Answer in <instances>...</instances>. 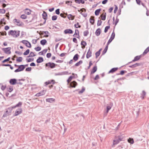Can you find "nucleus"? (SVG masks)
Here are the masks:
<instances>
[{
  "label": "nucleus",
  "instance_id": "1",
  "mask_svg": "<svg viewBox=\"0 0 149 149\" xmlns=\"http://www.w3.org/2000/svg\"><path fill=\"white\" fill-rule=\"evenodd\" d=\"M20 31H15L11 30L8 32L9 35H11L14 37H17L19 35Z\"/></svg>",
  "mask_w": 149,
  "mask_h": 149
},
{
  "label": "nucleus",
  "instance_id": "2",
  "mask_svg": "<svg viewBox=\"0 0 149 149\" xmlns=\"http://www.w3.org/2000/svg\"><path fill=\"white\" fill-rule=\"evenodd\" d=\"M123 138V136H118L116 137L115 139L113 140V146H115L120 141L122 140Z\"/></svg>",
  "mask_w": 149,
  "mask_h": 149
},
{
  "label": "nucleus",
  "instance_id": "3",
  "mask_svg": "<svg viewBox=\"0 0 149 149\" xmlns=\"http://www.w3.org/2000/svg\"><path fill=\"white\" fill-rule=\"evenodd\" d=\"M14 109L13 107H10L8 108L6 111L5 113L3 115V117H5L7 116H8L10 114L11 111L13 109Z\"/></svg>",
  "mask_w": 149,
  "mask_h": 149
},
{
  "label": "nucleus",
  "instance_id": "4",
  "mask_svg": "<svg viewBox=\"0 0 149 149\" xmlns=\"http://www.w3.org/2000/svg\"><path fill=\"white\" fill-rule=\"evenodd\" d=\"M11 48L8 47L6 48H3L2 49V50L6 54H10L11 53L10 50Z\"/></svg>",
  "mask_w": 149,
  "mask_h": 149
},
{
  "label": "nucleus",
  "instance_id": "5",
  "mask_svg": "<svg viewBox=\"0 0 149 149\" xmlns=\"http://www.w3.org/2000/svg\"><path fill=\"white\" fill-rule=\"evenodd\" d=\"M13 22L18 26H22L23 24V23L19 19H14L13 20Z\"/></svg>",
  "mask_w": 149,
  "mask_h": 149
},
{
  "label": "nucleus",
  "instance_id": "6",
  "mask_svg": "<svg viewBox=\"0 0 149 149\" xmlns=\"http://www.w3.org/2000/svg\"><path fill=\"white\" fill-rule=\"evenodd\" d=\"M113 106V104L111 103H110L109 104H107V110L104 112V113L107 115L109 111L111 109Z\"/></svg>",
  "mask_w": 149,
  "mask_h": 149
},
{
  "label": "nucleus",
  "instance_id": "7",
  "mask_svg": "<svg viewBox=\"0 0 149 149\" xmlns=\"http://www.w3.org/2000/svg\"><path fill=\"white\" fill-rule=\"evenodd\" d=\"M22 42L28 47L30 48L31 47V45L30 43L27 41L26 40H23L22 41Z\"/></svg>",
  "mask_w": 149,
  "mask_h": 149
},
{
  "label": "nucleus",
  "instance_id": "8",
  "mask_svg": "<svg viewBox=\"0 0 149 149\" xmlns=\"http://www.w3.org/2000/svg\"><path fill=\"white\" fill-rule=\"evenodd\" d=\"M115 36V33L113 32L112 34L110 39L108 40V41L107 42V45H109V44L111 42L114 38Z\"/></svg>",
  "mask_w": 149,
  "mask_h": 149
},
{
  "label": "nucleus",
  "instance_id": "9",
  "mask_svg": "<svg viewBox=\"0 0 149 149\" xmlns=\"http://www.w3.org/2000/svg\"><path fill=\"white\" fill-rule=\"evenodd\" d=\"M46 67L49 66L51 68H53L55 66V64L54 63H49L45 65Z\"/></svg>",
  "mask_w": 149,
  "mask_h": 149
},
{
  "label": "nucleus",
  "instance_id": "10",
  "mask_svg": "<svg viewBox=\"0 0 149 149\" xmlns=\"http://www.w3.org/2000/svg\"><path fill=\"white\" fill-rule=\"evenodd\" d=\"M22 109L21 108L18 109L16 110L15 113V116H17L22 113Z\"/></svg>",
  "mask_w": 149,
  "mask_h": 149
},
{
  "label": "nucleus",
  "instance_id": "11",
  "mask_svg": "<svg viewBox=\"0 0 149 149\" xmlns=\"http://www.w3.org/2000/svg\"><path fill=\"white\" fill-rule=\"evenodd\" d=\"M9 83L11 85H15L17 83V80L15 79H11L9 81Z\"/></svg>",
  "mask_w": 149,
  "mask_h": 149
},
{
  "label": "nucleus",
  "instance_id": "12",
  "mask_svg": "<svg viewBox=\"0 0 149 149\" xmlns=\"http://www.w3.org/2000/svg\"><path fill=\"white\" fill-rule=\"evenodd\" d=\"M45 92H46V91L43 90V91H41V92H40L37 93L36 95L35 96H36L38 97V96H40L43 95L45 94Z\"/></svg>",
  "mask_w": 149,
  "mask_h": 149
},
{
  "label": "nucleus",
  "instance_id": "13",
  "mask_svg": "<svg viewBox=\"0 0 149 149\" xmlns=\"http://www.w3.org/2000/svg\"><path fill=\"white\" fill-rule=\"evenodd\" d=\"M46 100L47 102H49L50 103H53L55 101V99L53 98L46 99Z\"/></svg>",
  "mask_w": 149,
  "mask_h": 149
},
{
  "label": "nucleus",
  "instance_id": "14",
  "mask_svg": "<svg viewBox=\"0 0 149 149\" xmlns=\"http://www.w3.org/2000/svg\"><path fill=\"white\" fill-rule=\"evenodd\" d=\"M79 32L78 30L76 29L75 30V33L73 35V36L77 38H79Z\"/></svg>",
  "mask_w": 149,
  "mask_h": 149
},
{
  "label": "nucleus",
  "instance_id": "15",
  "mask_svg": "<svg viewBox=\"0 0 149 149\" xmlns=\"http://www.w3.org/2000/svg\"><path fill=\"white\" fill-rule=\"evenodd\" d=\"M55 83V81L54 80H52L45 82V84L46 85H47L50 84H53Z\"/></svg>",
  "mask_w": 149,
  "mask_h": 149
},
{
  "label": "nucleus",
  "instance_id": "16",
  "mask_svg": "<svg viewBox=\"0 0 149 149\" xmlns=\"http://www.w3.org/2000/svg\"><path fill=\"white\" fill-rule=\"evenodd\" d=\"M77 83L74 81H73L70 83V86L72 87H75L76 86H77Z\"/></svg>",
  "mask_w": 149,
  "mask_h": 149
},
{
  "label": "nucleus",
  "instance_id": "17",
  "mask_svg": "<svg viewBox=\"0 0 149 149\" xmlns=\"http://www.w3.org/2000/svg\"><path fill=\"white\" fill-rule=\"evenodd\" d=\"M72 31L70 29H67L64 31V33L65 34L72 33Z\"/></svg>",
  "mask_w": 149,
  "mask_h": 149
},
{
  "label": "nucleus",
  "instance_id": "18",
  "mask_svg": "<svg viewBox=\"0 0 149 149\" xmlns=\"http://www.w3.org/2000/svg\"><path fill=\"white\" fill-rule=\"evenodd\" d=\"M101 33V30L100 28L97 29L95 32V35L98 36L100 35Z\"/></svg>",
  "mask_w": 149,
  "mask_h": 149
},
{
  "label": "nucleus",
  "instance_id": "19",
  "mask_svg": "<svg viewBox=\"0 0 149 149\" xmlns=\"http://www.w3.org/2000/svg\"><path fill=\"white\" fill-rule=\"evenodd\" d=\"M24 12L26 14L28 15H29L31 13V11L30 10L27 8L25 10Z\"/></svg>",
  "mask_w": 149,
  "mask_h": 149
},
{
  "label": "nucleus",
  "instance_id": "20",
  "mask_svg": "<svg viewBox=\"0 0 149 149\" xmlns=\"http://www.w3.org/2000/svg\"><path fill=\"white\" fill-rule=\"evenodd\" d=\"M74 16H73L71 14H69L68 15V18L70 20H73L74 19Z\"/></svg>",
  "mask_w": 149,
  "mask_h": 149
},
{
  "label": "nucleus",
  "instance_id": "21",
  "mask_svg": "<svg viewBox=\"0 0 149 149\" xmlns=\"http://www.w3.org/2000/svg\"><path fill=\"white\" fill-rule=\"evenodd\" d=\"M18 68H19L20 71H23L25 68L24 65H19L18 66Z\"/></svg>",
  "mask_w": 149,
  "mask_h": 149
},
{
  "label": "nucleus",
  "instance_id": "22",
  "mask_svg": "<svg viewBox=\"0 0 149 149\" xmlns=\"http://www.w3.org/2000/svg\"><path fill=\"white\" fill-rule=\"evenodd\" d=\"M43 61V59L42 58L39 57L38 59H37L36 61L37 63H39L42 62Z\"/></svg>",
  "mask_w": 149,
  "mask_h": 149
},
{
  "label": "nucleus",
  "instance_id": "23",
  "mask_svg": "<svg viewBox=\"0 0 149 149\" xmlns=\"http://www.w3.org/2000/svg\"><path fill=\"white\" fill-rule=\"evenodd\" d=\"M94 17L91 16L90 19V22L92 24H93L94 22Z\"/></svg>",
  "mask_w": 149,
  "mask_h": 149
},
{
  "label": "nucleus",
  "instance_id": "24",
  "mask_svg": "<svg viewBox=\"0 0 149 149\" xmlns=\"http://www.w3.org/2000/svg\"><path fill=\"white\" fill-rule=\"evenodd\" d=\"M91 51H90V49H89L86 55L87 58H88L90 57L91 56Z\"/></svg>",
  "mask_w": 149,
  "mask_h": 149
},
{
  "label": "nucleus",
  "instance_id": "25",
  "mask_svg": "<svg viewBox=\"0 0 149 149\" xmlns=\"http://www.w3.org/2000/svg\"><path fill=\"white\" fill-rule=\"evenodd\" d=\"M75 1L77 3H81L83 4L84 3V1L83 0H75Z\"/></svg>",
  "mask_w": 149,
  "mask_h": 149
},
{
  "label": "nucleus",
  "instance_id": "26",
  "mask_svg": "<svg viewBox=\"0 0 149 149\" xmlns=\"http://www.w3.org/2000/svg\"><path fill=\"white\" fill-rule=\"evenodd\" d=\"M97 67L96 66L94 67L92 70L91 73L93 74L94 73L97 71Z\"/></svg>",
  "mask_w": 149,
  "mask_h": 149
},
{
  "label": "nucleus",
  "instance_id": "27",
  "mask_svg": "<svg viewBox=\"0 0 149 149\" xmlns=\"http://www.w3.org/2000/svg\"><path fill=\"white\" fill-rule=\"evenodd\" d=\"M118 69L117 68H112L109 72V73H113L116 71Z\"/></svg>",
  "mask_w": 149,
  "mask_h": 149
},
{
  "label": "nucleus",
  "instance_id": "28",
  "mask_svg": "<svg viewBox=\"0 0 149 149\" xmlns=\"http://www.w3.org/2000/svg\"><path fill=\"white\" fill-rule=\"evenodd\" d=\"M47 41L45 39L42 40L40 41V44L42 45H44L45 44Z\"/></svg>",
  "mask_w": 149,
  "mask_h": 149
},
{
  "label": "nucleus",
  "instance_id": "29",
  "mask_svg": "<svg viewBox=\"0 0 149 149\" xmlns=\"http://www.w3.org/2000/svg\"><path fill=\"white\" fill-rule=\"evenodd\" d=\"M81 45L82 46V48H84L85 47V46L86 45V43L85 41H82L81 43Z\"/></svg>",
  "mask_w": 149,
  "mask_h": 149
},
{
  "label": "nucleus",
  "instance_id": "30",
  "mask_svg": "<svg viewBox=\"0 0 149 149\" xmlns=\"http://www.w3.org/2000/svg\"><path fill=\"white\" fill-rule=\"evenodd\" d=\"M22 104L21 102H19L18 104H17L15 106L13 107V108H15L16 107H21Z\"/></svg>",
  "mask_w": 149,
  "mask_h": 149
},
{
  "label": "nucleus",
  "instance_id": "31",
  "mask_svg": "<svg viewBox=\"0 0 149 149\" xmlns=\"http://www.w3.org/2000/svg\"><path fill=\"white\" fill-rule=\"evenodd\" d=\"M128 141L131 144H132L134 143V141L133 139L130 138L128 139Z\"/></svg>",
  "mask_w": 149,
  "mask_h": 149
},
{
  "label": "nucleus",
  "instance_id": "32",
  "mask_svg": "<svg viewBox=\"0 0 149 149\" xmlns=\"http://www.w3.org/2000/svg\"><path fill=\"white\" fill-rule=\"evenodd\" d=\"M44 33L45 34H46L44 36L45 37H48L49 36V35H48V34H49V32L47 31H42V34L43 33Z\"/></svg>",
  "mask_w": 149,
  "mask_h": 149
},
{
  "label": "nucleus",
  "instance_id": "33",
  "mask_svg": "<svg viewBox=\"0 0 149 149\" xmlns=\"http://www.w3.org/2000/svg\"><path fill=\"white\" fill-rule=\"evenodd\" d=\"M140 58V57L139 56H137L135 57L134 59L133 60V62L139 60Z\"/></svg>",
  "mask_w": 149,
  "mask_h": 149
},
{
  "label": "nucleus",
  "instance_id": "34",
  "mask_svg": "<svg viewBox=\"0 0 149 149\" xmlns=\"http://www.w3.org/2000/svg\"><path fill=\"white\" fill-rule=\"evenodd\" d=\"M100 10H101L100 9H98L96 10L95 12V15H98L99 14Z\"/></svg>",
  "mask_w": 149,
  "mask_h": 149
},
{
  "label": "nucleus",
  "instance_id": "35",
  "mask_svg": "<svg viewBox=\"0 0 149 149\" xmlns=\"http://www.w3.org/2000/svg\"><path fill=\"white\" fill-rule=\"evenodd\" d=\"M47 49H44L42 51L40 52L39 53L41 54L42 55H44V54L47 52Z\"/></svg>",
  "mask_w": 149,
  "mask_h": 149
},
{
  "label": "nucleus",
  "instance_id": "36",
  "mask_svg": "<svg viewBox=\"0 0 149 149\" xmlns=\"http://www.w3.org/2000/svg\"><path fill=\"white\" fill-rule=\"evenodd\" d=\"M78 54H75L73 57V59L75 61H77L78 58Z\"/></svg>",
  "mask_w": 149,
  "mask_h": 149
},
{
  "label": "nucleus",
  "instance_id": "37",
  "mask_svg": "<svg viewBox=\"0 0 149 149\" xmlns=\"http://www.w3.org/2000/svg\"><path fill=\"white\" fill-rule=\"evenodd\" d=\"M140 65V64L139 63H136L135 64L133 65H132L130 66L129 67L131 68H133L139 65Z\"/></svg>",
  "mask_w": 149,
  "mask_h": 149
},
{
  "label": "nucleus",
  "instance_id": "38",
  "mask_svg": "<svg viewBox=\"0 0 149 149\" xmlns=\"http://www.w3.org/2000/svg\"><path fill=\"white\" fill-rule=\"evenodd\" d=\"M13 90V87L12 86H9L8 88V91L9 92H11Z\"/></svg>",
  "mask_w": 149,
  "mask_h": 149
},
{
  "label": "nucleus",
  "instance_id": "39",
  "mask_svg": "<svg viewBox=\"0 0 149 149\" xmlns=\"http://www.w3.org/2000/svg\"><path fill=\"white\" fill-rule=\"evenodd\" d=\"M82 63V61H79V62L75 64V66H78Z\"/></svg>",
  "mask_w": 149,
  "mask_h": 149
},
{
  "label": "nucleus",
  "instance_id": "40",
  "mask_svg": "<svg viewBox=\"0 0 149 149\" xmlns=\"http://www.w3.org/2000/svg\"><path fill=\"white\" fill-rule=\"evenodd\" d=\"M101 49H100L98 52H96L95 53L96 57L97 58L98 56L100 54V51L101 50Z\"/></svg>",
  "mask_w": 149,
  "mask_h": 149
},
{
  "label": "nucleus",
  "instance_id": "41",
  "mask_svg": "<svg viewBox=\"0 0 149 149\" xmlns=\"http://www.w3.org/2000/svg\"><path fill=\"white\" fill-rule=\"evenodd\" d=\"M47 13L45 12H44L43 14H42V17H43V18L44 19H45L46 18V16H47Z\"/></svg>",
  "mask_w": 149,
  "mask_h": 149
},
{
  "label": "nucleus",
  "instance_id": "42",
  "mask_svg": "<svg viewBox=\"0 0 149 149\" xmlns=\"http://www.w3.org/2000/svg\"><path fill=\"white\" fill-rule=\"evenodd\" d=\"M108 45H107V46H106V47H105V48L103 50V54H105L107 52V49H108Z\"/></svg>",
  "mask_w": 149,
  "mask_h": 149
},
{
  "label": "nucleus",
  "instance_id": "43",
  "mask_svg": "<svg viewBox=\"0 0 149 149\" xmlns=\"http://www.w3.org/2000/svg\"><path fill=\"white\" fill-rule=\"evenodd\" d=\"M73 77L72 76H70L69 78L67 80V81L68 83H69L72 80V78H73Z\"/></svg>",
  "mask_w": 149,
  "mask_h": 149
},
{
  "label": "nucleus",
  "instance_id": "44",
  "mask_svg": "<svg viewBox=\"0 0 149 149\" xmlns=\"http://www.w3.org/2000/svg\"><path fill=\"white\" fill-rule=\"evenodd\" d=\"M149 51V47H148L145 50L143 54H146Z\"/></svg>",
  "mask_w": 149,
  "mask_h": 149
},
{
  "label": "nucleus",
  "instance_id": "45",
  "mask_svg": "<svg viewBox=\"0 0 149 149\" xmlns=\"http://www.w3.org/2000/svg\"><path fill=\"white\" fill-rule=\"evenodd\" d=\"M22 57H19L16 60L17 61L19 62L22 61Z\"/></svg>",
  "mask_w": 149,
  "mask_h": 149
},
{
  "label": "nucleus",
  "instance_id": "46",
  "mask_svg": "<svg viewBox=\"0 0 149 149\" xmlns=\"http://www.w3.org/2000/svg\"><path fill=\"white\" fill-rule=\"evenodd\" d=\"M21 18L23 19H25L27 17L26 15L24 14L22 15L21 17Z\"/></svg>",
  "mask_w": 149,
  "mask_h": 149
},
{
  "label": "nucleus",
  "instance_id": "47",
  "mask_svg": "<svg viewBox=\"0 0 149 149\" xmlns=\"http://www.w3.org/2000/svg\"><path fill=\"white\" fill-rule=\"evenodd\" d=\"M29 52V50L28 49H27L26 52H24L23 54L24 55H26L28 54Z\"/></svg>",
  "mask_w": 149,
  "mask_h": 149
},
{
  "label": "nucleus",
  "instance_id": "48",
  "mask_svg": "<svg viewBox=\"0 0 149 149\" xmlns=\"http://www.w3.org/2000/svg\"><path fill=\"white\" fill-rule=\"evenodd\" d=\"M146 94V93L144 91H143L142 94V95L141 96L142 99H143L144 98V97L145 95Z\"/></svg>",
  "mask_w": 149,
  "mask_h": 149
},
{
  "label": "nucleus",
  "instance_id": "49",
  "mask_svg": "<svg viewBox=\"0 0 149 149\" xmlns=\"http://www.w3.org/2000/svg\"><path fill=\"white\" fill-rule=\"evenodd\" d=\"M101 17L102 18V20H104L105 19L106 15H101Z\"/></svg>",
  "mask_w": 149,
  "mask_h": 149
},
{
  "label": "nucleus",
  "instance_id": "50",
  "mask_svg": "<svg viewBox=\"0 0 149 149\" xmlns=\"http://www.w3.org/2000/svg\"><path fill=\"white\" fill-rule=\"evenodd\" d=\"M74 26L76 28L81 27V26L79 25V24L78 22H77V24L74 25Z\"/></svg>",
  "mask_w": 149,
  "mask_h": 149
},
{
  "label": "nucleus",
  "instance_id": "51",
  "mask_svg": "<svg viewBox=\"0 0 149 149\" xmlns=\"http://www.w3.org/2000/svg\"><path fill=\"white\" fill-rule=\"evenodd\" d=\"M6 11L5 9H0V13H5Z\"/></svg>",
  "mask_w": 149,
  "mask_h": 149
},
{
  "label": "nucleus",
  "instance_id": "52",
  "mask_svg": "<svg viewBox=\"0 0 149 149\" xmlns=\"http://www.w3.org/2000/svg\"><path fill=\"white\" fill-rule=\"evenodd\" d=\"M110 28V26H106L105 28V29H104V32L105 33H106L107 31H108V29H109V28Z\"/></svg>",
  "mask_w": 149,
  "mask_h": 149
},
{
  "label": "nucleus",
  "instance_id": "53",
  "mask_svg": "<svg viewBox=\"0 0 149 149\" xmlns=\"http://www.w3.org/2000/svg\"><path fill=\"white\" fill-rule=\"evenodd\" d=\"M57 17L56 15H54L52 17V19L53 20H55L57 19Z\"/></svg>",
  "mask_w": 149,
  "mask_h": 149
},
{
  "label": "nucleus",
  "instance_id": "54",
  "mask_svg": "<svg viewBox=\"0 0 149 149\" xmlns=\"http://www.w3.org/2000/svg\"><path fill=\"white\" fill-rule=\"evenodd\" d=\"M102 23V21L101 20H98L97 25L98 26H100L101 25V24Z\"/></svg>",
  "mask_w": 149,
  "mask_h": 149
},
{
  "label": "nucleus",
  "instance_id": "55",
  "mask_svg": "<svg viewBox=\"0 0 149 149\" xmlns=\"http://www.w3.org/2000/svg\"><path fill=\"white\" fill-rule=\"evenodd\" d=\"M35 49L36 51H39L41 50V48L40 47H37L35 48Z\"/></svg>",
  "mask_w": 149,
  "mask_h": 149
},
{
  "label": "nucleus",
  "instance_id": "56",
  "mask_svg": "<svg viewBox=\"0 0 149 149\" xmlns=\"http://www.w3.org/2000/svg\"><path fill=\"white\" fill-rule=\"evenodd\" d=\"M88 34V31H86L84 32V36H86Z\"/></svg>",
  "mask_w": 149,
  "mask_h": 149
},
{
  "label": "nucleus",
  "instance_id": "57",
  "mask_svg": "<svg viewBox=\"0 0 149 149\" xmlns=\"http://www.w3.org/2000/svg\"><path fill=\"white\" fill-rule=\"evenodd\" d=\"M10 57H9L8 58H7V59H5L4 60H3V61H2V62L3 63H4L5 62H7V61H9V60H10Z\"/></svg>",
  "mask_w": 149,
  "mask_h": 149
},
{
  "label": "nucleus",
  "instance_id": "58",
  "mask_svg": "<svg viewBox=\"0 0 149 149\" xmlns=\"http://www.w3.org/2000/svg\"><path fill=\"white\" fill-rule=\"evenodd\" d=\"M85 90V89L83 88L79 92V94H81Z\"/></svg>",
  "mask_w": 149,
  "mask_h": 149
},
{
  "label": "nucleus",
  "instance_id": "59",
  "mask_svg": "<svg viewBox=\"0 0 149 149\" xmlns=\"http://www.w3.org/2000/svg\"><path fill=\"white\" fill-rule=\"evenodd\" d=\"M36 55L33 52H31L29 54V56L33 57L35 56Z\"/></svg>",
  "mask_w": 149,
  "mask_h": 149
},
{
  "label": "nucleus",
  "instance_id": "60",
  "mask_svg": "<svg viewBox=\"0 0 149 149\" xmlns=\"http://www.w3.org/2000/svg\"><path fill=\"white\" fill-rule=\"evenodd\" d=\"M72 2H70L69 1H66L65 3L68 4V5L71 6L72 5Z\"/></svg>",
  "mask_w": 149,
  "mask_h": 149
},
{
  "label": "nucleus",
  "instance_id": "61",
  "mask_svg": "<svg viewBox=\"0 0 149 149\" xmlns=\"http://www.w3.org/2000/svg\"><path fill=\"white\" fill-rule=\"evenodd\" d=\"M60 10L59 9H57L55 11V13H56L58 15L60 13V11H59Z\"/></svg>",
  "mask_w": 149,
  "mask_h": 149
},
{
  "label": "nucleus",
  "instance_id": "62",
  "mask_svg": "<svg viewBox=\"0 0 149 149\" xmlns=\"http://www.w3.org/2000/svg\"><path fill=\"white\" fill-rule=\"evenodd\" d=\"M31 67H29L27 68L26 69V71H31Z\"/></svg>",
  "mask_w": 149,
  "mask_h": 149
},
{
  "label": "nucleus",
  "instance_id": "63",
  "mask_svg": "<svg viewBox=\"0 0 149 149\" xmlns=\"http://www.w3.org/2000/svg\"><path fill=\"white\" fill-rule=\"evenodd\" d=\"M37 40L36 39H33L32 40V43L33 44H36L37 42Z\"/></svg>",
  "mask_w": 149,
  "mask_h": 149
},
{
  "label": "nucleus",
  "instance_id": "64",
  "mask_svg": "<svg viewBox=\"0 0 149 149\" xmlns=\"http://www.w3.org/2000/svg\"><path fill=\"white\" fill-rule=\"evenodd\" d=\"M51 56V54L50 53H48L47 54V57L48 58H50Z\"/></svg>",
  "mask_w": 149,
  "mask_h": 149
}]
</instances>
